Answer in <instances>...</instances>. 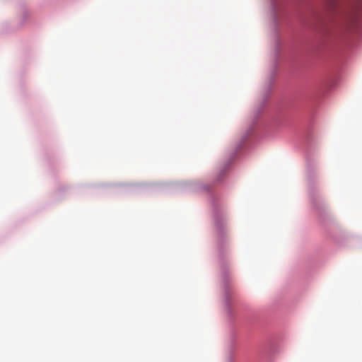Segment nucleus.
Returning <instances> with one entry per match:
<instances>
[{
    "label": "nucleus",
    "mask_w": 362,
    "mask_h": 362,
    "mask_svg": "<svg viewBox=\"0 0 362 362\" xmlns=\"http://www.w3.org/2000/svg\"><path fill=\"white\" fill-rule=\"evenodd\" d=\"M333 13L336 31L348 35L358 30L362 17V0H349L346 5H339L337 0H326Z\"/></svg>",
    "instance_id": "1"
}]
</instances>
